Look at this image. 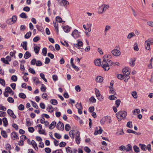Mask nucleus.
Returning <instances> with one entry per match:
<instances>
[{
  "mask_svg": "<svg viewBox=\"0 0 153 153\" xmlns=\"http://www.w3.org/2000/svg\"><path fill=\"white\" fill-rule=\"evenodd\" d=\"M31 144L32 145L36 150H38V149L37 147V144L34 140H32Z\"/></svg>",
  "mask_w": 153,
  "mask_h": 153,
  "instance_id": "ddd939ff",
  "label": "nucleus"
},
{
  "mask_svg": "<svg viewBox=\"0 0 153 153\" xmlns=\"http://www.w3.org/2000/svg\"><path fill=\"white\" fill-rule=\"evenodd\" d=\"M71 28L68 25H66L63 27V29L64 31L66 33H68L69 32Z\"/></svg>",
  "mask_w": 153,
  "mask_h": 153,
  "instance_id": "dca6fc26",
  "label": "nucleus"
},
{
  "mask_svg": "<svg viewBox=\"0 0 153 153\" xmlns=\"http://www.w3.org/2000/svg\"><path fill=\"white\" fill-rule=\"evenodd\" d=\"M83 42L82 41H78L77 43L74 44V46L78 48H80V47L82 46Z\"/></svg>",
  "mask_w": 153,
  "mask_h": 153,
  "instance_id": "9b49d317",
  "label": "nucleus"
},
{
  "mask_svg": "<svg viewBox=\"0 0 153 153\" xmlns=\"http://www.w3.org/2000/svg\"><path fill=\"white\" fill-rule=\"evenodd\" d=\"M108 55H105L103 57V60L102 62L101 66L105 71H108L110 69V66L113 65V62L111 60L107 59Z\"/></svg>",
  "mask_w": 153,
  "mask_h": 153,
  "instance_id": "f257e3e1",
  "label": "nucleus"
},
{
  "mask_svg": "<svg viewBox=\"0 0 153 153\" xmlns=\"http://www.w3.org/2000/svg\"><path fill=\"white\" fill-rule=\"evenodd\" d=\"M56 20L57 22H59V23H61L62 22V18L59 16H57L56 17Z\"/></svg>",
  "mask_w": 153,
  "mask_h": 153,
  "instance_id": "c9c22d12",
  "label": "nucleus"
},
{
  "mask_svg": "<svg viewBox=\"0 0 153 153\" xmlns=\"http://www.w3.org/2000/svg\"><path fill=\"white\" fill-rule=\"evenodd\" d=\"M135 60V58H134V60L131 59V61L129 62V64L131 66L133 67L135 65L134 62Z\"/></svg>",
  "mask_w": 153,
  "mask_h": 153,
  "instance_id": "c03bdc74",
  "label": "nucleus"
},
{
  "mask_svg": "<svg viewBox=\"0 0 153 153\" xmlns=\"http://www.w3.org/2000/svg\"><path fill=\"white\" fill-rule=\"evenodd\" d=\"M80 133L79 131H77L76 134L75 141L76 143L79 144L80 143Z\"/></svg>",
  "mask_w": 153,
  "mask_h": 153,
  "instance_id": "0eeeda50",
  "label": "nucleus"
},
{
  "mask_svg": "<svg viewBox=\"0 0 153 153\" xmlns=\"http://www.w3.org/2000/svg\"><path fill=\"white\" fill-rule=\"evenodd\" d=\"M109 119V117L108 116H105L103 117L100 120L101 123L103 125L105 123L106 121H107Z\"/></svg>",
  "mask_w": 153,
  "mask_h": 153,
  "instance_id": "f8f14e48",
  "label": "nucleus"
},
{
  "mask_svg": "<svg viewBox=\"0 0 153 153\" xmlns=\"http://www.w3.org/2000/svg\"><path fill=\"white\" fill-rule=\"evenodd\" d=\"M102 10L103 11L104 13L105 12L106 10L108 9L109 7V6L108 4H103L102 5Z\"/></svg>",
  "mask_w": 153,
  "mask_h": 153,
  "instance_id": "f3484780",
  "label": "nucleus"
},
{
  "mask_svg": "<svg viewBox=\"0 0 153 153\" xmlns=\"http://www.w3.org/2000/svg\"><path fill=\"white\" fill-rule=\"evenodd\" d=\"M5 91L9 93V94L13 92V94L14 93V92L12 91V89L9 87H7L5 88Z\"/></svg>",
  "mask_w": 153,
  "mask_h": 153,
  "instance_id": "c85d7f7f",
  "label": "nucleus"
},
{
  "mask_svg": "<svg viewBox=\"0 0 153 153\" xmlns=\"http://www.w3.org/2000/svg\"><path fill=\"white\" fill-rule=\"evenodd\" d=\"M53 25L54 27H55L56 29V32L57 34H58L59 33V29H58V24L57 22H53Z\"/></svg>",
  "mask_w": 153,
  "mask_h": 153,
  "instance_id": "393cba45",
  "label": "nucleus"
},
{
  "mask_svg": "<svg viewBox=\"0 0 153 153\" xmlns=\"http://www.w3.org/2000/svg\"><path fill=\"white\" fill-rule=\"evenodd\" d=\"M52 153H63V151L62 149H57L55 151H53Z\"/></svg>",
  "mask_w": 153,
  "mask_h": 153,
  "instance_id": "09e8293b",
  "label": "nucleus"
},
{
  "mask_svg": "<svg viewBox=\"0 0 153 153\" xmlns=\"http://www.w3.org/2000/svg\"><path fill=\"white\" fill-rule=\"evenodd\" d=\"M66 145V143L64 142H62L59 143V146L61 147H64Z\"/></svg>",
  "mask_w": 153,
  "mask_h": 153,
  "instance_id": "680f3d73",
  "label": "nucleus"
},
{
  "mask_svg": "<svg viewBox=\"0 0 153 153\" xmlns=\"http://www.w3.org/2000/svg\"><path fill=\"white\" fill-rule=\"evenodd\" d=\"M31 32L30 31L27 32L25 36V37L26 39H28L31 35Z\"/></svg>",
  "mask_w": 153,
  "mask_h": 153,
  "instance_id": "c756f323",
  "label": "nucleus"
},
{
  "mask_svg": "<svg viewBox=\"0 0 153 153\" xmlns=\"http://www.w3.org/2000/svg\"><path fill=\"white\" fill-rule=\"evenodd\" d=\"M55 137L58 139H60L61 138V135L58 133H55L54 134Z\"/></svg>",
  "mask_w": 153,
  "mask_h": 153,
  "instance_id": "bf43d9fd",
  "label": "nucleus"
},
{
  "mask_svg": "<svg viewBox=\"0 0 153 153\" xmlns=\"http://www.w3.org/2000/svg\"><path fill=\"white\" fill-rule=\"evenodd\" d=\"M40 38L38 36H36V37H35L33 39V41L34 42H36L39 40L40 39Z\"/></svg>",
  "mask_w": 153,
  "mask_h": 153,
  "instance_id": "774afa93",
  "label": "nucleus"
},
{
  "mask_svg": "<svg viewBox=\"0 0 153 153\" xmlns=\"http://www.w3.org/2000/svg\"><path fill=\"white\" fill-rule=\"evenodd\" d=\"M7 100L8 102L10 103H13L14 102V99L11 97H8Z\"/></svg>",
  "mask_w": 153,
  "mask_h": 153,
  "instance_id": "13d9d810",
  "label": "nucleus"
},
{
  "mask_svg": "<svg viewBox=\"0 0 153 153\" xmlns=\"http://www.w3.org/2000/svg\"><path fill=\"white\" fill-rule=\"evenodd\" d=\"M74 130H71L69 132V135L72 139H73L74 138Z\"/></svg>",
  "mask_w": 153,
  "mask_h": 153,
  "instance_id": "a878e982",
  "label": "nucleus"
},
{
  "mask_svg": "<svg viewBox=\"0 0 153 153\" xmlns=\"http://www.w3.org/2000/svg\"><path fill=\"white\" fill-rule=\"evenodd\" d=\"M11 18L12 19V21H13V22L12 24H13V23H15L17 20L16 16L15 15H13V16Z\"/></svg>",
  "mask_w": 153,
  "mask_h": 153,
  "instance_id": "6e6d98bb",
  "label": "nucleus"
},
{
  "mask_svg": "<svg viewBox=\"0 0 153 153\" xmlns=\"http://www.w3.org/2000/svg\"><path fill=\"white\" fill-rule=\"evenodd\" d=\"M76 108L77 109L81 108H82V106L81 103H77V104L76 105Z\"/></svg>",
  "mask_w": 153,
  "mask_h": 153,
  "instance_id": "69168bd1",
  "label": "nucleus"
},
{
  "mask_svg": "<svg viewBox=\"0 0 153 153\" xmlns=\"http://www.w3.org/2000/svg\"><path fill=\"white\" fill-rule=\"evenodd\" d=\"M127 148L126 147L124 146H121L119 147V149L122 151H126L127 152H128L132 149V146L130 145H128Z\"/></svg>",
  "mask_w": 153,
  "mask_h": 153,
  "instance_id": "7ed1b4c3",
  "label": "nucleus"
},
{
  "mask_svg": "<svg viewBox=\"0 0 153 153\" xmlns=\"http://www.w3.org/2000/svg\"><path fill=\"white\" fill-rule=\"evenodd\" d=\"M18 109L19 110L22 111L24 109V106L22 104H20L18 107Z\"/></svg>",
  "mask_w": 153,
  "mask_h": 153,
  "instance_id": "338daca9",
  "label": "nucleus"
},
{
  "mask_svg": "<svg viewBox=\"0 0 153 153\" xmlns=\"http://www.w3.org/2000/svg\"><path fill=\"white\" fill-rule=\"evenodd\" d=\"M40 50V48L37 46H36L34 47V50L36 54H38Z\"/></svg>",
  "mask_w": 153,
  "mask_h": 153,
  "instance_id": "7c9ffc66",
  "label": "nucleus"
},
{
  "mask_svg": "<svg viewBox=\"0 0 153 153\" xmlns=\"http://www.w3.org/2000/svg\"><path fill=\"white\" fill-rule=\"evenodd\" d=\"M104 13L103 11L102 10V5L100 7H99L98 10V13L99 14H101Z\"/></svg>",
  "mask_w": 153,
  "mask_h": 153,
  "instance_id": "4c0bfd02",
  "label": "nucleus"
},
{
  "mask_svg": "<svg viewBox=\"0 0 153 153\" xmlns=\"http://www.w3.org/2000/svg\"><path fill=\"white\" fill-rule=\"evenodd\" d=\"M20 16L22 18L26 19L27 18V16H26L25 13L24 12L22 13L20 15Z\"/></svg>",
  "mask_w": 153,
  "mask_h": 153,
  "instance_id": "37998d69",
  "label": "nucleus"
},
{
  "mask_svg": "<svg viewBox=\"0 0 153 153\" xmlns=\"http://www.w3.org/2000/svg\"><path fill=\"white\" fill-rule=\"evenodd\" d=\"M109 99L111 100H114L117 99V97L114 96V95H111L109 97Z\"/></svg>",
  "mask_w": 153,
  "mask_h": 153,
  "instance_id": "864d4df0",
  "label": "nucleus"
},
{
  "mask_svg": "<svg viewBox=\"0 0 153 153\" xmlns=\"http://www.w3.org/2000/svg\"><path fill=\"white\" fill-rule=\"evenodd\" d=\"M19 96L20 98L22 99H25L26 97V95L23 93H20Z\"/></svg>",
  "mask_w": 153,
  "mask_h": 153,
  "instance_id": "58836bf2",
  "label": "nucleus"
},
{
  "mask_svg": "<svg viewBox=\"0 0 153 153\" xmlns=\"http://www.w3.org/2000/svg\"><path fill=\"white\" fill-rule=\"evenodd\" d=\"M103 78L101 76H98L96 79L95 80L97 82H101L103 81Z\"/></svg>",
  "mask_w": 153,
  "mask_h": 153,
  "instance_id": "aec40b11",
  "label": "nucleus"
},
{
  "mask_svg": "<svg viewBox=\"0 0 153 153\" xmlns=\"http://www.w3.org/2000/svg\"><path fill=\"white\" fill-rule=\"evenodd\" d=\"M134 150L136 152H139L140 149L138 146L136 145H134L133 146Z\"/></svg>",
  "mask_w": 153,
  "mask_h": 153,
  "instance_id": "a19ab883",
  "label": "nucleus"
},
{
  "mask_svg": "<svg viewBox=\"0 0 153 153\" xmlns=\"http://www.w3.org/2000/svg\"><path fill=\"white\" fill-rule=\"evenodd\" d=\"M48 109H49V110H48L49 112H53L54 111L53 107L51 105L48 106V107L47 108V109L48 110Z\"/></svg>",
  "mask_w": 153,
  "mask_h": 153,
  "instance_id": "72a5a7b5",
  "label": "nucleus"
},
{
  "mask_svg": "<svg viewBox=\"0 0 153 153\" xmlns=\"http://www.w3.org/2000/svg\"><path fill=\"white\" fill-rule=\"evenodd\" d=\"M31 56L30 53L28 51H27L24 55V58L25 59H27Z\"/></svg>",
  "mask_w": 153,
  "mask_h": 153,
  "instance_id": "4be33fe9",
  "label": "nucleus"
},
{
  "mask_svg": "<svg viewBox=\"0 0 153 153\" xmlns=\"http://www.w3.org/2000/svg\"><path fill=\"white\" fill-rule=\"evenodd\" d=\"M84 150L87 153H90L91 151L90 149L87 146L85 147Z\"/></svg>",
  "mask_w": 153,
  "mask_h": 153,
  "instance_id": "4d7b16f0",
  "label": "nucleus"
},
{
  "mask_svg": "<svg viewBox=\"0 0 153 153\" xmlns=\"http://www.w3.org/2000/svg\"><path fill=\"white\" fill-rule=\"evenodd\" d=\"M7 113L8 114L14 119L16 118V116L14 114L13 111L10 109H8L7 111Z\"/></svg>",
  "mask_w": 153,
  "mask_h": 153,
  "instance_id": "9d476101",
  "label": "nucleus"
},
{
  "mask_svg": "<svg viewBox=\"0 0 153 153\" xmlns=\"http://www.w3.org/2000/svg\"><path fill=\"white\" fill-rule=\"evenodd\" d=\"M80 33L77 30L75 29L72 33L71 35L75 39H76L79 37L80 35L79 33Z\"/></svg>",
  "mask_w": 153,
  "mask_h": 153,
  "instance_id": "20e7f679",
  "label": "nucleus"
},
{
  "mask_svg": "<svg viewBox=\"0 0 153 153\" xmlns=\"http://www.w3.org/2000/svg\"><path fill=\"white\" fill-rule=\"evenodd\" d=\"M139 145H141L140 147L141 149L143 151H146V146L145 144H140Z\"/></svg>",
  "mask_w": 153,
  "mask_h": 153,
  "instance_id": "8fccbe9b",
  "label": "nucleus"
},
{
  "mask_svg": "<svg viewBox=\"0 0 153 153\" xmlns=\"http://www.w3.org/2000/svg\"><path fill=\"white\" fill-rule=\"evenodd\" d=\"M95 94L97 97L99 98L98 97H100L101 94L99 90L96 88L95 89Z\"/></svg>",
  "mask_w": 153,
  "mask_h": 153,
  "instance_id": "f704fd0d",
  "label": "nucleus"
},
{
  "mask_svg": "<svg viewBox=\"0 0 153 153\" xmlns=\"http://www.w3.org/2000/svg\"><path fill=\"white\" fill-rule=\"evenodd\" d=\"M42 52L43 56H46L47 53V48H43L42 49Z\"/></svg>",
  "mask_w": 153,
  "mask_h": 153,
  "instance_id": "a18cd8bd",
  "label": "nucleus"
},
{
  "mask_svg": "<svg viewBox=\"0 0 153 153\" xmlns=\"http://www.w3.org/2000/svg\"><path fill=\"white\" fill-rule=\"evenodd\" d=\"M11 136L12 139L15 140V139L13 138V137L15 138L16 140L19 139L18 136L15 132L12 133L11 134Z\"/></svg>",
  "mask_w": 153,
  "mask_h": 153,
  "instance_id": "4468645a",
  "label": "nucleus"
},
{
  "mask_svg": "<svg viewBox=\"0 0 153 153\" xmlns=\"http://www.w3.org/2000/svg\"><path fill=\"white\" fill-rule=\"evenodd\" d=\"M100 129L99 130L98 128L97 127H96L95 128V132L94 133V134L95 135H96L98 134H101L103 131V130L100 127H99Z\"/></svg>",
  "mask_w": 153,
  "mask_h": 153,
  "instance_id": "6e6552de",
  "label": "nucleus"
},
{
  "mask_svg": "<svg viewBox=\"0 0 153 153\" xmlns=\"http://www.w3.org/2000/svg\"><path fill=\"white\" fill-rule=\"evenodd\" d=\"M36 27L39 31L42 32L43 30V28L42 27H41L38 25H36Z\"/></svg>",
  "mask_w": 153,
  "mask_h": 153,
  "instance_id": "49530a36",
  "label": "nucleus"
},
{
  "mask_svg": "<svg viewBox=\"0 0 153 153\" xmlns=\"http://www.w3.org/2000/svg\"><path fill=\"white\" fill-rule=\"evenodd\" d=\"M1 61L6 64H9L8 61L7 60L5 59L4 58H2L1 59Z\"/></svg>",
  "mask_w": 153,
  "mask_h": 153,
  "instance_id": "de8ad7c7",
  "label": "nucleus"
},
{
  "mask_svg": "<svg viewBox=\"0 0 153 153\" xmlns=\"http://www.w3.org/2000/svg\"><path fill=\"white\" fill-rule=\"evenodd\" d=\"M56 128L59 130H63L64 128V126L63 123L59 121L57 125Z\"/></svg>",
  "mask_w": 153,
  "mask_h": 153,
  "instance_id": "423d86ee",
  "label": "nucleus"
},
{
  "mask_svg": "<svg viewBox=\"0 0 153 153\" xmlns=\"http://www.w3.org/2000/svg\"><path fill=\"white\" fill-rule=\"evenodd\" d=\"M46 89V88L45 87L44 84H42L41 85V91L45 92Z\"/></svg>",
  "mask_w": 153,
  "mask_h": 153,
  "instance_id": "e433bc0d",
  "label": "nucleus"
},
{
  "mask_svg": "<svg viewBox=\"0 0 153 153\" xmlns=\"http://www.w3.org/2000/svg\"><path fill=\"white\" fill-rule=\"evenodd\" d=\"M2 136L4 138H6L7 137V135L6 132L4 130H2L1 132Z\"/></svg>",
  "mask_w": 153,
  "mask_h": 153,
  "instance_id": "bb28decb",
  "label": "nucleus"
},
{
  "mask_svg": "<svg viewBox=\"0 0 153 153\" xmlns=\"http://www.w3.org/2000/svg\"><path fill=\"white\" fill-rule=\"evenodd\" d=\"M127 112L124 111H120L116 114V116L119 121H120L123 118H125L127 115Z\"/></svg>",
  "mask_w": 153,
  "mask_h": 153,
  "instance_id": "f03ea898",
  "label": "nucleus"
},
{
  "mask_svg": "<svg viewBox=\"0 0 153 153\" xmlns=\"http://www.w3.org/2000/svg\"><path fill=\"white\" fill-rule=\"evenodd\" d=\"M65 128L66 131H68L71 129V126L69 124H66L65 126Z\"/></svg>",
  "mask_w": 153,
  "mask_h": 153,
  "instance_id": "603ef678",
  "label": "nucleus"
},
{
  "mask_svg": "<svg viewBox=\"0 0 153 153\" xmlns=\"http://www.w3.org/2000/svg\"><path fill=\"white\" fill-rule=\"evenodd\" d=\"M65 149L67 153H71L72 152L71 148L69 146L66 147H65Z\"/></svg>",
  "mask_w": 153,
  "mask_h": 153,
  "instance_id": "2f4dec72",
  "label": "nucleus"
},
{
  "mask_svg": "<svg viewBox=\"0 0 153 153\" xmlns=\"http://www.w3.org/2000/svg\"><path fill=\"white\" fill-rule=\"evenodd\" d=\"M28 70H29V71L30 73L32 74H36V72H35V71L34 70L33 68H29Z\"/></svg>",
  "mask_w": 153,
  "mask_h": 153,
  "instance_id": "052dcab7",
  "label": "nucleus"
},
{
  "mask_svg": "<svg viewBox=\"0 0 153 153\" xmlns=\"http://www.w3.org/2000/svg\"><path fill=\"white\" fill-rule=\"evenodd\" d=\"M2 120L4 126L5 127L7 126L8 125V123L6 118L4 117L2 119Z\"/></svg>",
  "mask_w": 153,
  "mask_h": 153,
  "instance_id": "b1692460",
  "label": "nucleus"
},
{
  "mask_svg": "<svg viewBox=\"0 0 153 153\" xmlns=\"http://www.w3.org/2000/svg\"><path fill=\"white\" fill-rule=\"evenodd\" d=\"M128 69L129 68H123V72L124 74V75L128 76L130 74V71H129Z\"/></svg>",
  "mask_w": 153,
  "mask_h": 153,
  "instance_id": "1a4fd4ad",
  "label": "nucleus"
},
{
  "mask_svg": "<svg viewBox=\"0 0 153 153\" xmlns=\"http://www.w3.org/2000/svg\"><path fill=\"white\" fill-rule=\"evenodd\" d=\"M110 91L109 92L110 93L112 94L115 95L116 94V93L114 90V88L112 87H109Z\"/></svg>",
  "mask_w": 153,
  "mask_h": 153,
  "instance_id": "79ce46f5",
  "label": "nucleus"
},
{
  "mask_svg": "<svg viewBox=\"0 0 153 153\" xmlns=\"http://www.w3.org/2000/svg\"><path fill=\"white\" fill-rule=\"evenodd\" d=\"M11 79L14 82H16L17 80V77L16 75H13L11 77Z\"/></svg>",
  "mask_w": 153,
  "mask_h": 153,
  "instance_id": "5fc2aeb1",
  "label": "nucleus"
},
{
  "mask_svg": "<svg viewBox=\"0 0 153 153\" xmlns=\"http://www.w3.org/2000/svg\"><path fill=\"white\" fill-rule=\"evenodd\" d=\"M121 101L120 100H117L115 101V104L116 105V107H118L120 104Z\"/></svg>",
  "mask_w": 153,
  "mask_h": 153,
  "instance_id": "3c124183",
  "label": "nucleus"
},
{
  "mask_svg": "<svg viewBox=\"0 0 153 153\" xmlns=\"http://www.w3.org/2000/svg\"><path fill=\"white\" fill-rule=\"evenodd\" d=\"M27 42L26 41H24L21 44V46L25 50H27Z\"/></svg>",
  "mask_w": 153,
  "mask_h": 153,
  "instance_id": "6ab92c4d",
  "label": "nucleus"
},
{
  "mask_svg": "<svg viewBox=\"0 0 153 153\" xmlns=\"http://www.w3.org/2000/svg\"><path fill=\"white\" fill-rule=\"evenodd\" d=\"M127 132L128 133H132L133 134H134L136 135H140L141 134V133L140 132H136L134 131H133L132 130H131V129H128L127 130Z\"/></svg>",
  "mask_w": 153,
  "mask_h": 153,
  "instance_id": "2eb2a0df",
  "label": "nucleus"
},
{
  "mask_svg": "<svg viewBox=\"0 0 153 153\" xmlns=\"http://www.w3.org/2000/svg\"><path fill=\"white\" fill-rule=\"evenodd\" d=\"M135 35L134 33L132 32L130 33L127 36V38L128 39H130L133 36H134Z\"/></svg>",
  "mask_w": 153,
  "mask_h": 153,
  "instance_id": "cd10ccee",
  "label": "nucleus"
},
{
  "mask_svg": "<svg viewBox=\"0 0 153 153\" xmlns=\"http://www.w3.org/2000/svg\"><path fill=\"white\" fill-rule=\"evenodd\" d=\"M50 102L53 105H56L58 104V102L56 99H51L50 101Z\"/></svg>",
  "mask_w": 153,
  "mask_h": 153,
  "instance_id": "473e14b6",
  "label": "nucleus"
},
{
  "mask_svg": "<svg viewBox=\"0 0 153 153\" xmlns=\"http://www.w3.org/2000/svg\"><path fill=\"white\" fill-rule=\"evenodd\" d=\"M40 76L41 78L45 82H47V80L45 77V75L42 73H41L40 74Z\"/></svg>",
  "mask_w": 153,
  "mask_h": 153,
  "instance_id": "ea45409f",
  "label": "nucleus"
},
{
  "mask_svg": "<svg viewBox=\"0 0 153 153\" xmlns=\"http://www.w3.org/2000/svg\"><path fill=\"white\" fill-rule=\"evenodd\" d=\"M94 63L95 65L97 66H100L101 65L102 63L100 62V59H97L95 60Z\"/></svg>",
  "mask_w": 153,
  "mask_h": 153,
  "instance_id": "5701e85b",
  "label": "nucleus"
},
{
  "mask_svg": "<svg viewBox=\"0 0 153 153\" xmlns=\"http://www.w3.org/2000/svg\"><path fill=\"white\" fill-rule=\"evenodd\" d=\"M36 66H40L42 65V62L39 60L36 61Z\"/></svg>",
  "mask_w": 153,
  "mask_h": 153,
  "instance_id": "0e129e2a",
  "label": "nucleus"
},
{
  "mask_svg": "<svg viewBox=\"0 0 153 153\" xmlns=\"http://www.w3.org/2000/svg\"><path fill=\"white\" fill-rule=\"evenodd\" d=\"M56 122L55 121H53L52 122L51 124L49 126V128L50 129H52L56 126Z\"/></svg>",
  "mask_w": 153,
  "mask_h": 153,
  "instance_id": "412c9836",
  "label": "nucleus"
},
{
  "mask_svg": "<svg viewBox=\"0 0 153 153\" xmlns=\"http://www.w3.org/2000/svg\"><path fill=\"white\" fill-rule=\"evenodd\" d=\"M149 39L148 40V41H146L145 42V47L146 49L147 50H149L150 47V44L148 42H150L149 41Z\"/></svg>",
  "mask_w": 153,
  "mask_h": 153,
  "instance_id": "a211bd4d",
  "label": "nucleus"
},
{
  "mask_svg": "<svg viewBox=\"0 0 153 153\" xmlns=\"http://www.w3.org/2000/svg\"><path fill=\"white\" fill-rule=\"evenodd\" d=\"M39 132L41 134H43L45 135H46L47 134V133L45 132V131L44 130H39Z\"/></svg>",
  "mask_w": 153,
  "mask_h": 153,
  "instance_id": "e2e57ef3",
  "label": "nucleus"
},
{
  "mask_svg": "<svg viewBox=\"0 0 153 153\" xmlns=\"http://www.w3.org/2000/svg\"><path fill=\"white\" fill-rule=\"evenodd\" d=\"M111 53L113 55L116 56H118L121 54V52L117 49L113 50L111 51Z\"/></svg>",
  "mask_w": 153,
  "mask_h": 153,
  "instance_id": "39448f33",
  "label": "nucleus"
}]
</instances>
